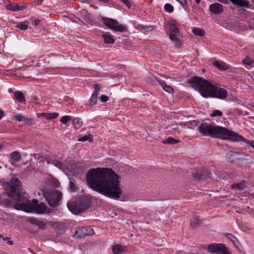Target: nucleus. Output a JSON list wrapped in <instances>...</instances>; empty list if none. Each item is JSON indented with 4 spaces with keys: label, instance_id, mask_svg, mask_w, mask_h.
I'll use <instances>...</instances> for the list:
<instances>
[{
    "label": "nucleus",
    "instance_id": "f257e3e1",
    "mask_svg": "<svg viewBox=\"0 0 254 254\" xmlns=\"http://www.w3.org/2000/svg\"><path fill=\"white\" fill-rule=\"evenodd\" d=\"M120 177L111 169H91L86 175L88 186L93 190L107 197L119 199L122 194Z\"/></svg>",
    "mask_w": 254,
    "mask_h": 254
},
{
    "label": "nucleus",
    "instance_id": "f03ea898",
    "mask_svg": "<svg viewBox=\"0 0 254 254\" xmlns=\"http://www.w3.org/2000/svg\"><path fill=\"white\" fill-rule=\"evenodd\" d=\"M190 86L198 91L205 98L224 99L228 96L227 91L219 84L214 85L198 76H193L188 80Z\"/></svg>",
    "mask_w": 254,
    "mask_h": 254
},
{
    "label": "nucleus",
    "instance_id": "7ed1b4c3",
    "mask_svg": "<svg viewBox=\"0 0 254 254\" xmlns=\"http://www.w3.org/2000/svg\"><path fill=\"white\" fill-rule=\"evenodd\" d=\"M198 130L200 133L204 135L227 140H230L232 132L225 128L219 126H214L212 124L207 123H202L198 127Z\"/></svg>",
    "mask_w": 254,
    "mask_h": 254
},
{
    "label": "nucleus",
    "instance_id": "20e7f679",
    "mask_svg": "<svg viewBox=\"0 0 254 254\" xmlns=\"http://www.w3.org/2000/svg\"><path fill=\"white\" fill-rule=\"evenodd\" d=\"M13 207L27 212L34 211L38 214H43L46 212L47 205L44 202L39 203L37 199H34L32 201L26 199L25 202L16 203Z\"/></svg>",
    "mask_w": 254,
    "mask_h": 254
},
{
    "label": "nucleus",
    "instance_id": "39448f33",
    "mask_svg": "<svg viewBox=\"0 0 254 254\" xmlns=\"http://www.w3.org/2000/svg\"><path fill=\"white\" fill-rule=\"evenodd\" d=\"M44 195L46 201L51 207L58 205L59 201L62 196V193L57 190H50L44 192Z\"/></svg>",
    "mask_w": 254,
    "mask_h": 254
},
{
    "label": "nucleus",
    "instance_id": "423d86ee",
    "mask_svg": "<svg viewBox=\"0 0 254 254\" xmlns=\"http://www.w3.org/2000/svg\"><path fill=\"white\" fill-rule=\"evenodd\" d=\"M103 23L109 28L117 32H125L127 29L125 26L120 24L117 20L105 17H101Z\"/></svg>",
    "mask_w": 254,
    "mask_h": 254
},
{
    "label": "nucleus",
    "instance_id": "0eeeda50",
    "mask_svg": "<svg viewBox=\"0 0 254 254\" xmlns=\"http://www.w3.org/2000/svg\"><path fill=\"white\" fill-rule=\"evenodd\" d=\"M7 195L11 199L19 202H25L26 199L24 195H21L19 190H17L15 187L11 186L6 191Z\"/></svg>",
    "mask_w": 254,
    "mask_h": 254
},
{
    "label": "nucleus",
    "instance_id": "6e6552de",
    "mask_svg": "<svg viewBox=\"0 0 254 254\" xmlns=\"http://www.w3.org/2000/svg\"><path fill=\"white\" fill-rule=\"evenodd\" d=\"M179 29L175 22L171 23L169 25V38L176 43V45L179 47L181 45V41L178 38Z\"/></svg>",
    "mask_w": 254,
    "mask_h": 254
},
{
    "label": "nucleus",
    "instance_id": "1a4fd4ad",
    "mask_svg": "<svg viewBox=\"0 0 254 254\" xmlns=\"http://www.w3.org/2000/svg\"><path fill=\"white\" fill-rule=\"evenodd\" d=\"M208 251L210 253L217 254H230L227 250L224 244L213 243L208 246Z\"/></svg>",
    "mask_w": 254,
    "mask_h": 254
},
{
    "label": "nucleus",
    "instance_id": "9d476101",
    "mask_svg": "<svg viewBox=\"0 0 254 254\" xmlns=\"http://www.w3.org/2000/svg\"><path fill=\"white\" fill-rule=\"evenodd\" d=\"M94 232L90 227H83L78 228L75 233V236L79 238H83L87 235H92Z\"/></svg>",
    "mask_w": 254,
    "mask_h": 254
},
{
    "label": "nucleus",
    "instance_id": "9b49d317",
    "mask_svg": "<svg viewBox=\"0 0 254 254\" xmlns=\"http://www.w3.org/2000/svg\"><path fill=\"white\" fill-rule=\"evenodd\" d=\"M230 140H232L233 141H241L243 142L244 143H247L252 147H253L254 149V140H249L245 138L242 136H241L240 135H238V134L235 133L234 132L232 131L230 138Z\"/></svg>",
    "mask_w": 254,
    "mask_h": 254
},
{
    "label": "nucleus",
    "instance_id": "f8f14e48",
    "mask_svg": "<svg viewBox=\"0 0 254 254\" xmlns=\"http://www.w3.org/2000/svg\"><path fill=\"white\" fill-rule=\"evenodd\" d=\"M68 209L73 214H78L82 212V210L78 201H69L67 204Z\"/></svg>",
    "mask_w": 254,
    "mask_h": 254
},
{
    "label": "nucleus",
    "instance_id": "ddd939ff",
    "mask_svg": "<svg viewBox=\"0 0 254 254\" xmlns=\"http://www.w3.org/2000/svg\"><path fill=\"white\" fill-rule=\"evenodd\" d=\"M209 11L214 14H219L223 12V6L219 3L215 2L209 5Z\"/></svg>",
    "mask_w": 254,
    "mask_h": 254
},
{
    "label": "nucleus",
    "instance_id": "4468645a",
    "mask_svg": "<svg viewBox=\"0 0 254 254\" xmlns=\"http://www.w3.org/2000/svg\"><path fill=\"white\" fill-rule=\"evenodd\" d=\"M209 175V172L208 170H206L205 173H202L201 171H196L195 172H193L192 174L193 179L197 181L205 179L208 177Z\"/></svg>",
    "mask_w": 254,
    "mask_h": 254
},
{
    "label": "nucleus",
    "instance_id": "2eb2a0df",
    "mask_svg": "<svg viewBox=\"0 0 254 254\" xmlns=\"http://www.w3.org/2000/svg\"><path fill=\"white\" fill-rule=\"evenodd\" d=\"M28 221L31 224L37 226L40 229L44 230L46 227V224L41 220H38L34 217H31L28 218Z\"/></svg>",
    "mask_w": 254,
    "mask_h": 254
},
{
    "label": "nucleus",
    "instance_id": "dca6fc26",
    "mask_svg": "<svg viewBox=\"0 0 254 254\" xmlns=\"http://www.w3.org/2000/svg\"><path fill=\"white\" fill-rule=\"evenodd\" d=\"M78 201L79 203H80V206L82 212L87 209L91 204L90 200L86 197H82Z\"/></svg>",
    "mask_w": 254,
    "mask_h": 254
},
{
    "label": "nucleus",
    "instance_id": "f3484780",
    "mask_svg": "<svg viewBox=\"0 0 254 254\" xmlns=\"http://www.w3.org/2000/svg\"><path fill=\"white\" fill-rule=\"evenodd\" d=\"M6 8L8 10L15 11L22 10L25 8V6L24 4L21 3H13L7 4L6 5Z\"/></svg>",
    "mask_w": 254,
    "mask_h": 254
},
{
    "label": "nucleus",
    "instance_id": "a211bd4d",
    "mask_svg": "<svg viewBox=\"0 0 254 254\" xmlns=\"http://www.w3.org/2000/svg\"><path fill=\"white\" fill-rule=\"evenodd\" d=\"M127 251L126 247H124L121 245H116L112 247V251L114 254H121L126 253Z\"/></svg>",
    "mask_w": 254,
    "mask_h": 254
},
{
    "label": "nucleus",
    "instance_id": "6ab92c4d",
    "mask_svg": "<svg viewBox=\"0 0 254 254\" xmlns=\"http://www.w3.org/2000/svg\"><path fill=\"white\" fill-rule=\"evenodd\" d=\"M234 5L239 7H249V2L248 0H230Z\"/></svg>",
    "mask_w": 254,
    "mask_h": 254
},
{
    "label": "nucleus",
    "instance_id": "aec40b11",
    "mask_svg": "<svg viewBox=\"0 0 254 254\" xmlns=\"http://www.w3.org/2000/svg\"><path fill=\"white\" fill-rule=\"evenodd\" d=\"M213 65L218 69L222 70H225L229 68L228 65L222 62L215 61Z\"/></svg>",
    "mask_w": 254,
    "mask_h": 254
},
{
    "label": "nucleus",
    "instance_id": "412c9836",
    "mask_svg": "<svg viewBox=\"0 0 254 254\" xmlns=\"http://www.w3.org/2000/svg\"><path fill=\"white\" fill-rule=\"evenodd\" d=\"M200 223V220L199 219L198 216L196 215L193 216L190 220V226L193 228L195 229L197 228Z\"/></svg>",
    "mask_w": 254,
    "mask_h": 254
},
{
    "label": "nucleus",
    "instance_id": "4be33fe9",
    "mask_svg": "<svg viewBox=\"0 0 254 254\" xmlns=\"http://www.w3.org/2000/svg\"><path fill=\"white\" fill-rule=\"evenodd\" d=\"M59 113H42V115L43 117L46 119L52 120L57 118L59 116Z\"/></svg>",
    "mask_w": 254,
    "mask_h": 254
},
{
    "label": "nucleus",
    "instance_id": "5701e85b",
    "mask_svg": "<svg viewBox=\"0 0 254 254\" xmlns=\"http://www.w3.org/2000/svg\"><path fill=\"white\" fill-rule=\"evenodd\" d=\"M160 84L161 85L164 90H165L166 92L169 93H173L174 92V90L172 88V87L170 85H167L165 82L161 81L160 82Z\"/></svg>",
    "mask_w": 254,
    "mask_h": 254
},
{
    "label": "nucleus",
    "instance_id": "b1692460",
    "mask_svg": "<svg viewBox=\"0 0 254 254\" xmlns=\"http://www.w3.org/2000/svg\"><path fill=\"white\" fill-rule=\"evenodd\" d=\"M232 188L238 190H243L246 187V182L243 181L240 183L233 184L231 185Z\"/></svg>",
    "mask_w": 254,
    "mask_h": 254
},
{
    "label": "nucleus",
    "instance_id": "393cba45",
    "mask_svg": "<svg viewBox=\"0 0 254 254\" xmlns=\"http://www.w3.org/2000/svg\"><path fill=\"white\" fill-rule=\"evenodd\" d=\"M14 96L19 102H24L25 101V99L23 93L20 91H15Z\"/></svg>",
    "mask_w": 254,
    "mask_h": 254
},
{
    "label": "nucleus",
    "instance_id": "a878e982",
    "mask_svg": "<svg viewBox=\"0 0 254 254\" xmlns=\"http://www.w3.org/2000/svg\"><path fill=\"white\" fill-rule=\"evenodd\" d=\"M102 37L106 44H110L115 43V40L111 35L105 34L102 35Z\"/></svg>",
    "mask_w": 254,
    "mask_h": 254
},
{
    "label": "nucleus",
    "instance_id": "bb28decb",
    "mask_svg": "<svg viewBox=\"0 0 254 254\" xmlns=\"http://www.w3.org/2000/svg\"><path fill=\"white\" fill-rule=\"evenodd\" d=\"M10 157L12 160L17 162L20 161L21 158V156L20 153L17 151L12 152L10 154Z\"/></svg>",
    "mask_w": 254,
    "mask_h": 254
},
{
    "label": "nucleus",
    "instance_id": "cd10ccee",
    "mask_svg": "<svg viewBox=\"0 0 254 254\" xmlns=\"http://www.w3.org/2000/svg\"><path fill=\"white\" fill-rule=\"evenodd\" d=\"M29 25V23L27 21H24L23 22H20L16 26V27L21 29V30H26L28 28Z\"/></svg>",
    "mask_w": 254,
    "mask_h": 254
},
{
    "label": "nucleus",
    "instance_id": "c85d7f7f",
    "mask_svg": "<svg viewBox=\"0 0 254 254\" xmlns=\"http://www.w3.org/2000/svg\"><path fill=\"white\" fill-rule=\"evenodd\" d=\"M180 142L179 140L175 139L172 137H169L166 140L163 141L164 144H175Z\"/></svg>",
    "mask_w": 254,
    "mask_h": 254
},
{
    "label": "nucleus",
    "instance_id": "c756f323",
    "mask_svg": "<svg viewBox=\"0 0 254 254\" xmlns=\"http://www.w3.org/2000/svg\"><path fill=\"white\" fill-rule=\"evenodd\" d=\"M146 81L148 83L153 85H157V83L160 84V82L155 77L152 76L148 77Z\"/></svg>",
    "mask_w": 254,
    "mask_h": 254
},
{
    "label": "nucleus",
    "instance_id": "7c9ffc66",
    "mask_svg": "<svg viewBox=\"0 0 254 254\" xmlns=\"http://www.w3.org/2000/svg\"><path fill=\"white\" fill-rule=\"evenodd\" d=\"M87 140H88L90 142H91L93 141V138L91 135L86 134L84 136L79 137L78 138V141H79L85 142Z\"/></svg>",
    "mask_w": 254,
    "mask_h": 254
},
{
    "label": "nucleus",
    "instance_id": "2f4dec72",
    "mask_svg": "<svg viewBox=\"0 0 254 254\" xmlns=\"http://www.w3.org/2000/svg\"><path fill=\"white\" fill-rule=\"evenodd\" d=\"M192 32L194 35L199 36H203L205 34L204 30L199 28H194Z\"/></svg>",
    "mask_w": 254,
    "mask_h": 254
},
{
    "label": "nucleus",
    "instance_id": "473e14b6",
    "mask_svg": "<svg viewBox=\"0 0 254 254\" xmlns=\"http://www.w3.org/2000/svg\"><path fill=\"white\" fill-rule=\"evenodd\" d=\"M12 202L8 199L0 200V204L5 206L6 207H11L12 206Z\"/></svg>",
    "mask_w": 254,
    "mask_h": 254
},
{
    "label": "nucleus",
    "instance_id": "72a5a7b5",
    "mask_svg": "<svg viewBox=\"0 0 254 254\" xmlns=\"http://www.w3.org/2000/svg\"><path fill=\"white\" fill-rule=\"evenodd\" d=\"M82 124V121L79 118H75L73 121V124L74 128H79L81 126Z\"/></svg>",
    "mask_w": 254,
    "mask_h": 254
},
{
    "label": "nucleus",
    "instance_id": "f704fd0d",
    "mask_svg": "<svg viewBox=\"0 0 254 254\" xmlns=\"http://www.w3.org/2000/svg\"><path fill=\"white\" fill-rule=\"evenodd\" d=\"M12 186L19 187L21 185L20 181L17 178H13L10 182Z\"/></svg>",
    "mask_w": 254,
    "mask_h": 254
},
{
    "label": "nucleus",
    "instance_id": "c9c22d12",
    "mask_svg": "<svg viewBox=\"0 0 254 254\" xmlns=\"http://www.w3.org/2000/svg\"><path fill=\"white\" fill-rule=\"evenodd\" d=\"M164 9L166 12L171 13L174 10L173 6L170 3H166L164 5Z\"/></svg>",
    "mask_w": 254,
    "mask_h": 254
},
{
    "label": "nucleus",
    "instance_id": "e433bc0d",
    "mask_svg": "<svg viewBox=\"0 0 254 254\" xmlns=\"http://www.w3.org/2000/svg\"><path fill=\"white\" fill-rule=\"evenodd\" d=\"M226 236L231 242H233V244L236 246V242L237 240L236 238L231 234H226Z\"/></svg>",
    "mask_w": 254,
    "mask_h": 254
},
{
    "label": "nucleus",
    "instance_id": "4c0bfd02",
    "mask_svg": "<svg viewBox=\"0 0 254 254\" xmlns=\"http://www.w3.org/2000/svg\"><path fill=\"white\" fill-rule=\"evenodd\" d=\"M97 100V96L92 94L90 99V105L91 106L95 105L96 103Z\"/></svg>",
    "mask_w": 254,
    "mask_h": 254
},
{
    "label": "nucleus",
    "instance_id": "58836bf2",
    "mask_svg": "<svg viewBox=\"0 0 254 254\" xmlns=\"http://www.w3.org/2000/svg\"><path fill=\"white\" fill-rule=\"evenodd\" d=\"M71 119V118L70 116H65L63 117L60 120V121L61 123L64 125H66L67 124V122Z\"/></svg>",
    "mask_w": 254,
    "mask_h": 254
},
{
    "label": "nucleus",
    "instance_id": "ea45409f",
    "mask_svg": "<svg viewBox=\"0 0 254 254\" xmlns=\"http://www.w3.org/2000/svg\"><path fill=\"white\" fill-rule=\"evenodd\" d=\"M222 115V112L219 110H214L213 112L211 114V117H216V116H221Z\"/></svg>",
    "mask_w": 254,
    "mask_h": 254
},
{
    "label": "nucleus",
    "instance_id": "a19ab883",
    "mask_svg": "<svg viewBox=\"0 0 254 254\" xmlns=\"http://www.w3.org/2000/svg\"><path fill=\"white\" fill-rule=\"evenodd\" d=\"M13 118L16 121L18 122H22L24 119V116L19 114L14 115Z\"/></svg>",
    "mask_w": 254,
    "mask_h": 254
},
{
    "label": "nucleus",
    "instance_id": "79ce46f5",
    "mask_svg": "<svg viewBox=\"0 0 254 254\" xmlns=\"http://www.w3.org/2000/svg\"><path fill=\"white\" fill-rule=\"evenodd\" d=\"M94 88H95V91L92 94L98 96V94L100 90V87L98 84H95L94 85Z\"/></svg>",
    "mask_w": 254,
    "mask_h": 254
},
{
    "label": "nucleus",
    "instance_id": "37998d69",
    "mask_svg": "<svg viewBox=\"0 0 254 254\" xmlns=\"http://www.w3.org/2000/svg\"><path fill=\"white\" fill-rule=\"evenodd\" d=\"M53 164L59 168H62L63 167L62 163L57 160H53Z\"/></svg>",
    "mask_w": 254,
    "mask_h": 254
},
{
    "label": "nucleus",
    "instance_id": "c03bdc74",
    "mask_svg": "<svg viewBox=\"0 0 254 254\" xmlns=\"http://www.w3.org/2000/svg\"><path fill=\"white\" fill-rule=\"evenodd\" d=\"M243 63L245 64L250 65L252 64V61L250 59H245L243 60Z\"/></svg>",
    "mask_w": 254,
    "mask_h": 254
},
{
    "label": "nucleus",
    "instance_id": "a18cd8bd",
    "mask_svg": "<svg viewBox=\"0 0 254 254\" xmlns=\"http://www.w3.org/2000/svg\"><path fill=\"white\" fill-rule=\"evenodd\" d=\"M70 180V183H69V187L72 190H74L75 188V185L74 184L73 181L74 180L69 179Z\"/></svg>",
    "mask_w": 254,
    "mask_h": 254
},
{
    "label": "nucleus",
    "instance_id": "49530a36",
    "mask_svg": "<svg viewBox=\"0 0 254 254\" xmlns=\"http://www.w3.org/2000/svg\"><path fill=\"white\" fill-rule=\"evenodd\" d=\"M120 0L121 1H122L123 3H125L128 8H131V5H130L128 0Z\"/></svg>",
    "mask_w": 254,
    "mask_h": 254
},
{
    "label": "nucleus",
    "instance_id": "de8ad7c7",
    "mask_svg": "<svg viewBox=\"0 0 254 254\" xmlns=\"http://www.w3.org/2000/svg\"><path fill=\"white\" fill-rule=\"evenodd\" d=\"M179 2L184 7L187 5V0H176Z\"/></svg>",
    "mask_w": 254,
    "mask_h": 254
},
{
    "label": "nucleus",
    "instance_id": "09e8293b",
    "mask_svg": "<svg viewBox=\"0 0 254 254\" xmlns=\"http://www.w3.org/2000/svg\"><path fill=\"white\" fill-rule=\"evenodd\" d=\"M100 99L102 102H105L108 101V97L107 96L104 95L101 97Z\"/></svg>",
    "mask_w": 254,
    "mask_h": 254
},
{
    "label": "nucleus",
    "instance_id": "8fccbe9b",
    "mask_svg": "<svg viewBox=\"0 0 254 254\" xmlns=\"http://www.w3.org/2000/svg\"><path fill=\"white\" fill-rule=\"evenodd\" d=\"M38 100V99L36 96H33L31 97V100L32 101V102H34L36 104H37Z\"/></svg>",
    "mask_w": 254,
    "mask_h": 254
},
{
    "label": "nucleus",
    "instance_id": "3c124183",
    "mask_svg": "<svg viewBox=\"0 0 254 254\" xmlns=\"http://www.w3.org/2000/svg\"><path fill=\"white\" fill-rule=\"evenodd\" d=\"M40 22V20H38V19H36V20H35L34 21H33V25L35 26H37L39 25V23Z\"/></svg>",
    "mask_w": 254,
    "mask_h": 254
},
{
    "label": "nucleus",
    "instance_id": "603ef678",
    "mask_svg": "<svg viewBox=\"0 0 254 254\" xmlns=\"http://www.w3.org/2000/svg\"><path fill=\"white\" fill-rule=\"evenodd\" d=\"M32 120V119L31 118H27L25 117L24 116V119L23 120V122H25V123H27V122H29L30 121H31Z\"/></svg>",
    "mask_w": 254,
    "mask_h": 254
},
{
    "label": "nucleus",
    "instance_id": "864d4df0",
    "mask_svg": "<svg viewBox=\"0 0 254 254\" xmlns=\"http://www.w3.org/2000/svg\"><path fill=\"white\" fill-rule=\"evenodd\" d=\"M190 124L192 126H195L197 125V122L196 121H192L190 122Z\"/></svg>",
    "mask_w": 254,
    "mask_h": 254
},
{
    "label": "nucleus",
    "instance_id": "5fc2aeb1",
    "mask_svg": "<svg viewBox=\"0 0 254 254\" xmlns=\"http://www.w3.org/2000/svg\"><path fill=\"white\" fill-rule=\"evenodd\" d=\"M218 1L224 3V4H228L229 3L228 0H217Z\"/></svg>",
    "mask_w": 254,
    "mask_h": 254
},
{
    "label": "nucleus",
    "instance_id": "6e6d98bb",
    "mask_svg": "<svg viewBox=\"0 0 254 254\" xmlns=\"http://www.w3.org/2000/svg\"><path fill=\"white\" fill-rule=\"evenodd\" d=\"M3 113L2 112V111L1 110H0V120L1 119V118H2L3 117Z\"/></svg>",
    "mask_w": 254,
    "mask_h": 254
},
{
    "label": "nucleus",
    "instance_id": "4d7b16f0",
    "mask_svg": "<svg viewBox=\"0 0 254 254\" xmlns=\"http://www.w3.org/2000/svg\"><path fill=\"white\" fill-rule=\"evenodd\" d=\"M7 243L9 245H12L13 244V242L12 241L9 240L7 241Z\"/></svg>",
    "mask_w": 254,
    "mask_h": 254
},
{
    "label": "nucleus",
    "instance_id": "13d9d810",
    "mask_svg": "<svg viewBox=\"0 0 254 254\" xmlns=\"http://www.w3.org/2000/svg\"><path fill=\"white\" fill-rule=\"evenodd\" d=\"M3 240L4 241H7V242L9 240V238L8 237H5V238H3Z\"/></svg>",
    "mask_w": 254,
    "mask_h": 254
},
{
    "label": "nucleus",
    "instance_id": "bf43d9fd",
    "mask_svg": "<svg viewBox=\"0 0 254 254\" xmlns=\"http://www.w3.org/2000/svg\"><path fill=\"white\" fill-rule=\"evenodd\" d=\"M201 0H195V2H196V3L197 4H198V3L200 2V1H201Z\"/></svg>",
    "mask_w": 254,
    "mask_h": 254
},
{
    "label": "nucleus",
    "instance_id": "052dcab7",
    "mask_svg": "<svg viewBox=\"0 0 254 254\" xmlns=\"http://www.w3.org/2000/svg\"><path fill=\"white\" fill-rule=\"evenodd\" d=\"M11 165H12L13 166H15V163L13 161L11 162Z\"/></svg>",
    "mask_w": 254,
    "mask_h": 254
},
{
    "label": "nucleus",
    "instance_id": "680f3d73",
    "mask_svg": "<svg viewBox=\"0 0 254 254\" xmlns=\"http://www.w3.org/2000/svg\"><path fill=\"white\" fill-rule=\"evenodd\" d=\"M2 238V236L0 234V239Z\"/></svg>",
    "mask_w": 254,
    "mask_h": 254
},
{
    "label": "nucleus",
    "instance_id": "e2e57ef3",
    "mask_svg": "<svg viewBox=\"0 0 254 254\" xmlns=\"http://www.w3.org/2000/svg\"><path fill=\"white\" fill-rule=\"evenodd\" d=\"M46 213H48V214H49V213H50V211H47V212H46Z\"/></svg>",
    "mask_w": 254,
    "mask_h": 254
}]
</instances>
